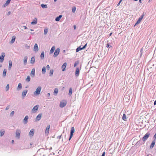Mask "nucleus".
<instances>
[{"instance_id": "42", "label": "nucleus", "mask_w": 156, "mask_h": 156, "mask_svg": "<svg viewBox=\"0 0 156 156\" xmlns=\"http://www.w3.org/2000/svg\"><path fill=\"white\" fill-rule=\"evenodd\" d=\"M9 88V84H8L6 86L5 90L6 91L8 90Z\"/></svg>"}, {"instance_id": "56", "label": "nucleus", "mask_w": 156, "mask_h": 156, "mask_svg": "<svg viewBox=\"0 0 156 156\" xmlns=\"http://www.w3.org/2000/svg\"><path fill=\"white\" fill-rule=\"evenodd\" d=\"M50 93H48L47 94V96L48 97H49L50 96Z\"/></svg>"}, {"instance_id": "20", "label": "nucleus", "mask_w": 156, "mask_h": 156, "mask_svg": "<svg viewBox=\"0 0 156 156\" xmlns=\"http://www.w3.org/2000/svg\"><path fill=\"white\" fill-rule=\"evenodd\" d=\"M34 133V129H32L30 130L29 134L30 136H33Z\"/></svg>"}, {"instance_id": "46", "label": "nucleus", "mask_w": 156, "mask_h": 156, "mask_svg": "<svg viewBox=\"0 0 156 156\" xmlns=\"http://www.w3.org/2000/svg\"><path fill=\"white\" fill-rule=\"evenodd\" d=\"M73 134H71L70 133V136H69V140H70L72 138V137L73 136Z\"/></svg>"}, {"instance_id": "23", "label": "nucleus", "mask_w": 156, "mask_h": 156, "mask_svg": "<svg viewBox=\"0 0 156 156\" xmlns=\"http://www.w3.org/2000/svg\"><path fill=\"white\" fill-rule=\"evenodd\" d=\"M9 66L8 69L9 70H10L12 67V62L11 60H9Z\"/></svg>"}, {"instance_id": "18", "label": "nucleus", "mask_w": 156, "mask_h": 156, "mask_svg": "<svg viewBox=\"0 0 156 156\" xmlns=\"http://www.w3.org/2000/svg\"><path fill=\"white\" fill-rule=\"evenodd\" d=\"M11 1V0H7L6 1L5 3L3 5V7H5L6 6H7L8 5H9V4Z\"/></svg>"}, {"instance_id": "13", "label": "nucleus", "mask_w": 156, "mask_h": 156, "mask_svg": "<svg viewBox=\"0 0 156 156\" xmlns=\"http://www.w3.org/2000/svg\"><path fill=\"white\" fill-rule=\"evenodd\" d=\"M34 51L35 52L37 51H38V47L37 44H35L34 45Z\"/></svg>"}, {"instance_id": "47", "label": "nucleus", "mask_w": 156, "mask_h": 156, "mask_svg": "<svg viewBox=\"0 0 156 156\" xmlns=\"http://www.w3.org/2000/svg\"><path fill=\"white\" fill-rule=\"evenodd\" d=\"M14 111H12L10 113V115L11 116H12L14 115Z\"/></svg>"}, {"instance_id": "44", "label": "nucleus", "mask_w": 156, "mask_h": 156, "mask_svg": "<svg viewBox=\"0 0 156 156\" xmlns=\"http://www.w3.org/2000/svg\"><path fill=\"white\" fill-rule=\"evenodd\" d=\"M48 32V29H45L44 30V34H46Z\"/></svg>"}, {"instance_id": "50", "label": "nucleus", "mask_w": 156, "mask_h": 156, "mask_svg": "<svg viewBox=\"0 0 156 156\" xmlns=\"http://www.w3.org/2000/svg\"><path fill=\"white\" fill-rule=\"evenodd\" d=\"M62 135H60V136H57V138L59 140L62 137Z\"/></svg>"}, {"instance_id": "61", "label": "nucleus", "mask_w": 156, "mask_h": 156, "mask_svg": "<svg viewBox=\"0 0 156 156\" xmlns=\"http://www.w3.org/2000/svg\"><path fill=\"white\" fill-rule=\"evenodd\" d=\"M32 145H33V143H30V146Z\"/></svg>"}, {"instance_id": "58", "label": "nucleus", "mask_w": 156, "mask_h": 156, "mask_svg": "<svg viewBox=\"0 0 156 156\" xmlns=\"http://www.w3.org/2000/svg\"><path fill=\"white\" fill-rule=\"evenodd\" d=\"M23 27H24L25 29H27V27L26 26H23Z\"/></svg>"}, {"instance_id": "22", "label": "nucleus", "mask_w": 156, "mask_h": 156, "mask_svg": "<svg viewBox=\"0 0 156 156\" xmlns=\"http://www.w3.org/2000/svg\"><path fill=\"white\" fill-rule=\"evenodd\" d=\"M35 69L34 68H33L31 70V73L30 75L31 76H33V77L35 76Z\"/></svg>"}, {"instance_id": "57", "label": "nucleus", "mask_w": 156, "mask_h": 156, "mask_svg": "<svg viewBox=\"0 0 156 156\" xmlns=\"http://www.w3.org/2000/svg\"><path fill=\"white\" fill-rule=\"evenodd\" d=\"M73 27L74 29L75 30L76 28V26L75 25H74Z\"/></svg>"}, {"instance_id": "39", "label": "nucleus", "mask_w": 156, "mask_h": 156, "mask_svg": "<svg viewBox=\"0 0 156 156\" xmlns=\"http://www.w3.org/2000/svg\"><path fill=\"white\" fill-rule=\"evenodd\" d=\"M79 61H76L75 63H74V66L75 67L76 66H77V65L79 64Z\"/></svg>"}, {"instance_id": "32", "label": "nucleus", "mask_w": 156, "mask_h": 156, "mask_svg": "<svg viewBox=\"0 0 156 156\" xmlns=\"http://www.w3.org/2000/svg\"><path fill=\"white\" fill-rule=\"evenodd\" d=\"M41 6L43 9L47 8H48L46 4H42L41 5Z\"/></svg>"}, {"instance_id": "64", "label": "nucleus", "mask_w": 156, "mask_h": 156, "mask_svg": "<svg viewBox=\"0 0 156 156\" xmlns=\"http://www.w3.org/2000/svg\"><path fill=\"white\" fill-rule=\"evenodd\" d=\"M64 87H63L62 88V90H64Z\"/></svg>"}, {"instance_id": "49", "label": "nucleus", "mask_w": 156, "mask_h": 156, "mask_svg": "<svg viewBox=\"0 0 156 156\" xmlns=\"http://www.w3.org/2000/svg\"><path fill=\"white\" fill-rule=\"evenodd\" d=\"M106 47H107V48L109 47V48H112V46L109 45V44L108 43L107 44Z\"/></svg>"}, {"instance_id": "19", "label": "nucleus", "mask_w": 156, "mask_h": 156, "mask_svg": "<svg viewBox=\"0 0 156 156\" xmlns=\"http://www.w3.org/2000/svg\"><path fill=\"white\" fill-rule=\"evenodd\" d=\"M62 15H59L58 16L56 17L55 19V20L56 21H59L60 20L61 18L62 17Z\"/></svg>"}, {"instance_id": "52", "label": "nucleus", "mask_w": 156, "mask_h": 156, "mask_svg": "<svg viewBox=\"0 0 156 156\" xmlns=\"http://www.w3.org/2000/svg\"><path fill=\"white\" fill-rule=\"evenodd\" d=\"M122 0H120L118 3V4L117 6H119V5L120 4V3L121 2Z\"/></svg>"}, {"instance_id": "53", "label": "nucleus", "mask_w": 156, "mask_h": 156, "mask_svg": "<svg viewBox=\"0 0 156 156\" xmlns=\"http://www.w3.org/2000/svg\"><path fill=\"white\" fill-rule=\"evenodd\" d=\"M11 13V12L10 11H9L6 14V15L7 16H9Z\"/></svg>"}, {"instance_id": "41", "label": "nucleus", "mask_w": 156, "mask_h": 156, "mask_svg": "<svg viewBox=\"0 0 156 156\" xmlns=\"http://www.w3.org/2000/svg\"><path fill=\"white\" fill-rule=\"evenodd\" d=\"M143 48H142L140 51V57H141V56L142 55V54L143 53Z\"/></svg>"}, {"instance_id": "29", "label": "nucleus", "mask_w": 156, "mask_h": 156, "mask_svg": "<svg viewBox=\"0 0 156 156\" xmlns=\"http://www.w3.org/2000/svg\"><path fill=\"white\" fill-rule=\"evenodd\" d=\"M44 57V51H42L40 57L41 59H43Z\"/></svg>"}, {"instance_id": "36", "label": "nucleus", "mask_w": 156, "mask_h": 156, "mask_svg": "<svg viewBox=\"0 0 156 156\" xmlns=\"http://www.w3.org/2000/svg\"><path fill=\"white\" fill-rule=\"evenodd\" d=\"M7 73V70L5 69L3 72V76L4 77H5L6 76Z\"/></svg>"}, {"instance_id": "55", "label": "nucleus", "mask_w": 156, "mask_h": 156, "mask_svg": "<svg viewBox=\"0 0 156 156\" xmlns=\"http://www.w3.org/2000/svg\"><path fill=\"white\" fill-rule=\"evenodd\" d=\"M105 151H104L102 153V154L101 156H105Z\"/></svg>"}, {"instance_id": "21", "label": "nucleus", "mask_w": 156, "mask_h": 156, "mask_svg": "<svg viewBox=\"0 0 156 156\" xmlns=\"http://www.w3.org/2000/svg\"><path fill=\"white\" fill-rule=\"evenodd\" d=\"M50 128V125H49L48 126H47L45 130V133L46 134H48L49 131V129Z\"/></svg>"}, {"instance_id": "60", "label": "nucleus", "mask_w": 156, "mask_h": 156, "mask_svg": "<svg viewBox=\"0 0 156 156\" xmlns=\"http://www.w3.org/2000/svg\"><path fill=\"white\" fill-rule=\"evenodd\" d=\"M112 32H111V33L109 35V36H111L112 35Z\"/></svg>"}, {"instance_id": "28", "label": "nucleus", "mask_w": 156, "mask_h": 156, "mask_svg": "<svg viewBox=\"0 0 156 156\" xmlns=\"http://www.w3.org/2000/svg\"><path fill=\"white\" fill-rule=\"evenodd\" d=\"M35 20H34L33 21H32L31 22V24H32V25H34V24H36L37 23V19L36 18H35Z\"/></svg>"}, {"instance_id": "45", "label": "nucleus", "mask_w": 156, "mask_h": 156, "mask_svg": "<svg viewBox=\"0 0 156 156\" xmlns=\"http://www.w3.org/2000/svg\"><path fill=\"white\" fill-rule=\"evenodd\" d=\"M153 139L154 140L156 141V133H155L153 137Z\"/></svg>"}, {"instance_id": "17", "label": "nucleus", "mask_w": 156, "mask_h": 156, "mask_svg": "<svg viewBox=\"0 0 156 156\" xmlns=\"http://www.w3.org/2000/svg\"><path fill=\"white\" fill-rule=\"evenodd\" d=\"M28 57L27 56H25L23 59V64L24 65H26Z\"/></svg>"}, {"instance_id": "15", "label": "nucleus", "mask_w": 156, "mask_h": 156, "mask_svg": "<svg viewBox=\"0 0 156 156\" xmlns=\"http://www.w3.org/2000/svg\"><path fill=\"white\" fill-rule=\"evenodd\" d=\"M67 65V63L66 62H65L62 65V71H64L66 70V68Z\"/></svg>"}, {"instance_id": "9", "label": "nucleus", "mask_w": 156, "mask_h": 156, "mask_svg": "<svg viewBox=\"0 0 156 156\" xmlns=\"http://www.w3.org/2000/svg\"><path fill=\"white\" fill-rule=\"evenodd\" d=\"M80 72V70L78 67L76 68L75 70V76L76 77H77L79 75Z\"/></svg>"}, {"instance_id": "62", "label": "nucleus", "mask_w": 156, "mask_h": 156, "mask_svg": "<svg viewBox=\"0 0 156 156\" xmlns=\"http://www.w3.org/2000/svg\"><path fill=\"white\" fill-rule=\"evenodd\" d=\"M136 25H137V24H136V22L135 23L134 25V27H135V26H136Z\"/></svg>"}, {"instance_id": "2", "label": "nucleus", "mask_w": 156, "mask_h": 156, "mask_svg": "<svg viewBox=\"0 0 156 156\" xmlns=\"http://www.w3.org/2000/svg\"><path fill=\"white\" fill-rule=\"evenodd\" d=\"M20 133H21V131L19 129H16V137L18 139H19L20 137Z\"/></svg>"}, {"instance_id": "35", "label": "nucleus", "mask_w": 156, "mask_h": 156, "mask_svg": "<svg viewBox=\"0 0 156 156\" xmlns=\"http://www.w3.org/2000/svg\"><path fill=\"white\" fill-rule=\"evenodd\" d=\"M42 73L43 74H44L46 72V67L44 66L43 67L42 69Z\"/></svg>"}, {"instance_id": "11", "label": "nucleus", "mask_w": 156, "mask_h": 156, "mask_svg": "<svg viewBox=\"0 0 156 156\" xmlns=\"http://www.w3.org/2000/svg\"><path fill=\"white\" fill-rule=\"evenodd\" d=\"M28 90H23L22 92V97L23 99H24L26 95L27 92Z\"/></svg>"}, {"instance_id": "1", "label": "nucleus", "mask_w": 156, "mask_h": 156, "mask_svg": "<svg viewBox=\"0 0 156 156\" xmlns=\"http://www.w3.org/2000/svg\"><path fill=\"white\" fill-rule=\"evenodd\" d=\"M41 89V86L38 87L37 88L36 91L34 92V94L35 95H38L40 93Z\"/></svg>"}, {"instance_id": "27", "label": "nucleus", "mask_w": 156, "mask_h": 156, "mask_svg": "<svg viewBox=\"0 0 156 156\" xmlns=\"http://www.w3.org/2000/svg\"><path fill=\"white\" fill-rule=\"evenodd\" d=\"M58 92V89L57 88H55V89L54 91V94L55 96H56L57 95Z\"/></svg>"}, {"instance_id": "34", "label": "nucleus", "mask_w": 156, "mask_h": 156, "mask_svg": "<svg viewBox=\"0 0 156 156\" xmlns=\"http://www.w3.org/2000/svg\"><path fill=\"white\" fill-rule=\"evenodd\" d=\"M5 131L3 129H2L0 131V136H2L4 134Z\"/></svg>"}, {"instance_id": "31", "label": "nucleus", "mask_w": 156, "mask_h": 156, "mask_svg": "<svg viewBox=\"0 0 156 156\" xmlns=\"http://www.w3.org/2000/svg\"><path fill=\"white\" fill-rule=\"evenodd\" d=\"M55 49V47L54 46H53L51 48L50 51V53L51 54L54 51Z\"/></svg>"}, {"instance_id": "8", "label": "nucleus", "mask_w": 156, "mask_h": 156, "mask_svg": "<svg viewBox=\"0 0 156 156\" xmlns=\"http://www.w3.org/2000/svg\"><path fill=\"white\" fill-rule=\"evenodd\" d=\"M5 56V53L2 52V55L0 56V62H2L4 60V57Z\"/></svg>"}, {"instance_id": "5", "label": "nucleus", "mask_w": 156, "mask_h": 156, "mask_svg": "<svg viewBox=\"0 0 156 156\" xmlns=\"http://www.w3.org/2000/svg\"><path fill=\"white\" fill-rule=\"evenodd\" d=\"M87 44L86 43L83 47H81V46L78 47L76 49V52H78L79 51L84 49L87 46Z\"/></svg>"}, {"instance_id": "63", "label": "nucleus", "mask_w": 156, "mask_h": 156, "mask_svg": "<svg viewBox=\"0 0 156 156\" xmlns=\"http://www.w3.org/2000/svg\"><path fill=\"white\" fill-rule=\"evenodd\" d=\"M12 144H13V143H14V140H12Z\"/></svg>"}, {"instance_id": "30", "label": "nucleus", "mask_w": 156, "mask_h": 156, "mask_svg": "<svg viewBox=\"0 0 156 156\" xmlns=\"http://www.w3.org/2000/svg\"><path fill=\"white\" fill-rule=\"evenodd\" d=\"M72 88H70L69 89V93H68L69 95V96H71L72 95Z\"/></svg>"}, {"instance_id": "25", "label": "nucleus", "mask_w": 156, "mask_h": 156, "mask_svg": "<svg viewBox=\"0 0 156 156\" xmlns=\"http://www.w3.org/2000/svg\"><path fill=\"white\" fill-rule=\"evenodd\" d=\"M22 88V86L21 83H19L18 84L17 87V90H20Z\"/></svg>"}, {"instance_id": "16", "label": "nucleus", "mask_w": 156, "mask_h": 156, "mask_svg": "<svg viewBox=\"0 0 156 156\" xmlns=\"http://www.w3.org/2000/svg\"><path fill=\"white\" fill-rule=\"evenodd\" d=\"M41 116H42V114L41 113H40V114H39L36 117V121H39L41 118Z\"/></svg>"}, {"instance_id": "14", "label": "nucleus", "mask_w": 156, "mask_h": 156, "mask_svg": "<svg viewBox=\"0 0 156 156\" xmlns=\"http://www.w3.org/2000/svg\"><path fill=\"white\" fill-rule=\"evenodd\" d=\"M155 143V141L153 140L151 143V144L150 146V149H152L154 147Z\"/></svg>"}, {"instance_id": "26", "label": "nucleus", "mask_w": 156, "mask_h": 156, "mask_svg": "<svg viewBox=\"0 0 156 156\" xmlns=\"http://www.w3.org/2000/svg\"><path fill=\"white\" fill-rule=\"evenodd\" d=\"M16 39V37L15 36H13L12 38V39L10 41V43L12 44L13 43Z\"/></svg>"}, {"instance_id": "10", "label": "nucleus", "mask_w": 156, "mask_h": 156, "mask_svg": "<svg viewBox=\"0 0 156 156\" xmlns=\"http://www.w3.org/2000/svg\"><path fill=\"white\" fill-rule=\"evenodd\" d=\"M144 12L141 15V16L139 18L138 20H137V24H139L140 22H141L142 19L144 17Z\"/></svg>"}, {"instance_id": "33", "label": "nucleus", "mask_w": 156, "mask_h": 156, "mask_svg": "<svg viewBox=\"0 0 156 156\" xmlns=\"http://www.w3.org/2000/svg\"><path fill=\"white\" fill-rule=\"evenodd\" d=\"M75 132V129L74 127H72L70 132V133L73 134Z\"/></svg>"}, {"instance_id": "51", "label": "nucleus", "mask_w": 156, "mask_h": 156, "mask_svg": "<svg viewBox=\"0 0 156 156\" xmlns=\"http://www.w3.org/2000/svg\"><path fill=\"white\" fill-rule=\"evenodd\" d=\"M9 107H10L9 105L8 106H7V107L5 108V110H7L8 109H9Z\"/></svg>"}, {"instance_id": "3", "label": "nucleus", "mask_w": 156, "mask_h": 156, "mask_svg": "<svg viewBox=\"0 0 156 156\" xmlns=\"http://www.w3.org/2000/svg\"><path fill=\"white\" fill-rule=\"evenodd\" d=\"M150 135V133L148 132L143 137L142 140L143 141H145L149 137Z\"/></svg>"}, {"instance_id": "43", "label": "nucleus", "mask_w": 156, "mask_h": 156, "mask_svg": "<svg viewBox=\"0 0 156 156\" xmlns=\"http://www.w3.org/2000/svg\"><path fill=\"white\" fill-rule=\"evenodd\" d=\"M76 10V7H73L72 9V11L73 13H74Z\"/></svg>"}, {"instance_id": "12", "label": "nucleus", "mask_w": 156, "mask_h": 156, "mask_svg": "<svg viewBox=\"0 0 156 156\" xmlns=\"http://www.w3.org/2000/svg\"><path fill=\"white\" fill-rule=\"evenodd\" d=\"M29 117L27 115L26 116L23 120V122L24 124H26L28 122Z\"/></svg>"}, {"instance_id": "48", "label": "nucleus", "mask_w": 156, "mask_h": 156, "mask_svg": "<svg viewBox=\"0 0 156 156\" xmlns=\"http://www.w3.org/2000/svg\"><path fill=\"white\" fill-rule=\"evenodd\" d=\"M133 144L136 145V140H134L133 142Z\"/></svg>"}, {"instance_id": "59", "label": "nucleus", "mask_w": 156, "mask_h": 156, "mask_svg": "<svg viewBox=\"0 0 156 156\" xmlns=\"http://www.w3.org/2000/svg\"><path fill=\"white\" fill-rule=\"evenodd\" d=\"M154 105H156V100L154 101Z\"/></svg>"}, {"instance_id": "7", "label": "nucleus", "mask_w": 156, "mask_h": 156, "mask_svg": "<svg viewBox=\"0 0 156 156\" xmlns=\"http://www.w3.org/2000/svg\"><path fill=\"white\" fill-rule=\"evenodd\" d=\"M39 107V105H36L34 106L33 108L32 112L33 113L36 112L38 110Z\"/></svg>"}, {"instance_id": "24", "label": "nucleus", "mask_w": 156, "mask_h": 156, "mask_svg": "<svg viewBox=\"0 0 156 156\" xmlns=\"http://www.w3.org/2000/svg\"><path fill=\"white\" fill-rule=\"evenodd\" d=\"M35 61V57H32L31 59L30 63L32 64H33L34 63Z\"/></svg>"}, {"instance_id": "6", "label": "nucleus", "mask_w": 156, "mask_h": 156, "mask_svg": "<svg viewBox=\"0 0 156 156\" xmlns=\"http://www.w3.org/2000/svg\"><path fill=\"white\" fill-rule=\"evenodd\" d=\"M60 50L59 48H57V49H56L54 53V54L53 56V57H57L59 54L60 52Z\"/></svg>"}, {"instance_id": "38", "label": "nucleus", "mask_w": 156, "mask_h": 156, "mask_svg": "<svg viewBox=\"0 0 156 156\" xmlns=\"http://www.w3.org/2000/svg\"><path fill=\"white\" fill-rule=\"evenodd\" d=\"M122 119L123 120L126 121V115L125 114H123Z\"/></svg>"}, {"instance_id": "40", "label": "nucleus", "mask_w": 156, "mask_h": 156, "mask_svg": "<svg viewBox=\"0 0 156 156\" xmlns=\"http://www.w3.org/2000/svg\"><path fill=\"white\" fill-rule=\"evenodd\" d=\"M53 71H54L53 69L50 70L49 74L50 76H52L53 73Z\"/></svg>"}, {"instance_id": "54", "label": "nucleus", "mask_w": 156, "mask_h": 156, "mask_svg": "<svg viewBox=\"0 0 156 156\" xmlns=\"http://www.w3.org/2000/svg\"><path fill=\"white\" fill-rule=\"evenodd\" d=\"M46 68L48 70H49L50 69V66L48 65L46 66Z\"/></svg>"}, {"instance_id": "4", "label": "nucleus", "mask_w": 156, "mask_h": 156, "mask_svg": "<svg viewBox=\"0 0 156 156\" xmlns=\"http://www.w3.org/2000/svg\"><path fill=\"white\" fill-rule=\"evenodd\" d=\"M67 104V101L66 100L60 102L59 106L61 108L64 107Z\"/></svg>"}, {"instance_id": "37", "label": "nucleus", "mask_w": 156, "mask_h": 156, "mask_svg": "<svg viewBox=\"0 0 156 156\" xmlns=\"http://www.w3.org/2000/svg\"><path fill=\"white\" fill-rule=\"evenodd\" d=\"M30 77L29 76H27V78L26 79V81L27 82H29L30 81Z\"/></svg>"}]
</instances>
